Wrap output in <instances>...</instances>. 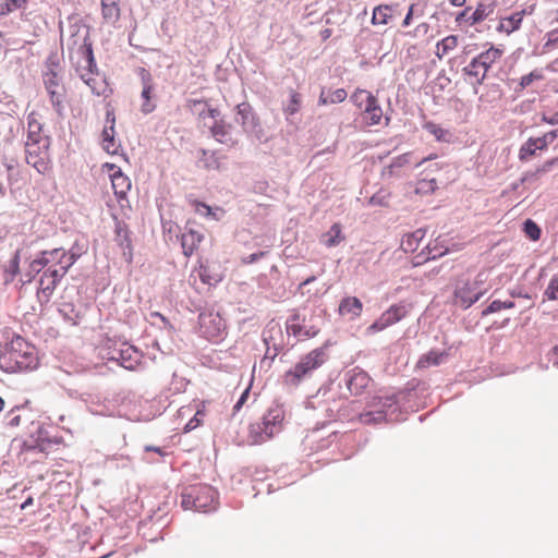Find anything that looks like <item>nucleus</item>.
Masks as SVG:
<instances>
[{
    "label": "nucleus",
    "instance_id": "obj_1",
    "mask_svg": "<svg viewBox=\"0 0 558 558\" xmlns=\"http://www.w3.org/2000/svg\"><path fill=\"white\" fill-rule=\"evenodd\" d=\"M38 363L36 348L20 336L14 337L0 353V368L7 373L33 371Z\"/></svg>",
    "mask_w": 558,
    "mask_h": 558
},
{
    "label": "nucleus",
    "instance_id": "obj_2",
    "mask_svg": "<svg viewBox=\"0 0 558 558\" xmlns=\"http://www.w3.org/2000/svg\"><path fill=\"white\" fill-rule=\"evenodd\" d=\"M490 290L488 272L481 271L473 279L460 278L454 284L453 304L468 310Z\"/></svg>",
    "mask_w": 558,
    "mask_h": 558
},
{
    "label": "nucleus",
    "instance_id": "obj_3",
    "mask_svg": "<svg viewBox=\"0 0 558 558\" xmlns=\"http://www.w3.org/2000/svg\"><path fill=\"white\" fill-rule=\"evenodd\" d=\"M327 360L324 348H317L304 355L293 368L286 372L283 381L290 387H296L300 383L310 377L312 373L320 367Z\"/></svg>",
    "mask_w": 558,
    "mask_h": 558
},
{
    "label": "nucleus",
    "instance_id": "obj_4",
    "mask_svg": "<svg viewBox=\"0 0 558 558\" xmlns=\"http://www.w3.org/2000/svg\"><path fill=\"white\" fill-rule=\"evenodd\" d=\"M216 490L208 485H194L182 492L181 505L185 510L209 512L216 509Z\"/></svg>",
    "mask_w": 558,
    "mask_h": 558
},
{
    "label": "nucleus",
    "instance_id": "obj_5",
    "mask_svg": "<svg viewBox=\"0 0 558 558\" xmlns=\"http://www.w3.org/2000/svg\"><path fill=\"white\" fill-rule=\"evenodd\" d=\"M283 410L280 407L270 408L263 416L260 423L250 426L253 444H262L279 434L282 428Z\"/></svg>",
    "mask_w": 558,
    "mask_h": 558
},
{
    "label": "nucleus",
    "instance_id": "obj_6",
    "mask_svg": "<svg viewBox=\"0 0 558 558\" xmlns=\"http://www.w3.org/2000/svg\"><path fill=\"white\" fill-rule=\"evenodd\" d=\"M45 88L50 97V101L60 114L63 108L64 86L62 84V74L56 57H49L46 61V70L43 73Z\"/></svg>",
    "mask_w": 558,
    "mask_h": 558
},
{
    "label": "nucleus",
    "instance_id": "obj_7",
    "mask_svg": "<svg viewBox=\"0 0 558 558\" xmlns=\"http://www.w3.org/2000/svg\"><path fill=\"white\" fill-rule=\"evenodd\" d=\"M501 54L502 51L500 49L490 47L474 57L462 71L465 76L471 78V84L481 85L486 78L488 70L501 58Z\"/></svg>",
    "mask_w": 558,
    "mask_h": 558
},
{
    "label": "nucleus",
    "instance_id": "obj_8",
    "mask_svg": "<svg viewBox=\"0 0 558 558\" xmlns=\"http://www.w3.org/2000/svg\"><path fill=\"white\" fill-rule=\"evenodd\" d=\"M70 59L83 82L88 85L94 93L100 95V90H98L96 86L97 80L93 77L94 75H98L93 47L78 50L77 52H71Z\"/></svg>",
    "mask_w": 558,
    "mask_h": 558
},
{
    "label": "nucleus",
    "instance_id": "obj_9",
    "mask_svg": "<svg viewBox=\"0 0 558 558\" xmlns=\"http://www.w3.org/2000/svg\"><path fill=\"white\" fill-rule=\"evenodd\" d=\"M235 120L242 125L244 133L260 143L266 142L267 135L260 125L259 119L254 113L252 106L247 102H242L235 107Z\"/></svg>",
    "mask_w": 558,
    "mask_h": 558
},
{
    "label": "nucleus",
    "instance_id": "obj_10",
    "mask_svg": "<svg viewBox=\"0 0 558 558\" xmlns=\"http://www.w3.org/2000/svg\"><path fill=\"white\" fill-rule=\"evenodd\" d=\"M49 146L50 140H26L25 142L26 162L39 173H45L49 169Z\"/></svg>",
    "mask_w": 558,
    "mask_h": 558
},
{
    "label": "nucleus",
    "instance_id": "obj_11",
    "mask_svg": "<svg viewBox=\"0 0 558 558\" xmlns=\"http://www.w3.org/2000/svg\"><path fill=\"white\" fill-rule=\"evenodd\" d=\"M198 325L201 333L209 340L219 338L225 330L223 319L213 308H205L199 313Z\"/></svg>",
    "mask_w": 558,
    "mask_h": 558
},
{
    "label": "nucleus",
    "instance_id": "obj_12",
    "mask_svg": "<svg viewBox=\"0 0 558 558\" xmlns=\"http://www.w3.org/2000/svg\"><path fill=\"white\" fill-rule=\"evenodd\" d=\"M47 268H57V271L66 275L69 269L74 265V255L68 254L63 247H57L49 251L40 252Z\"/></svg>",
    "mask_w": 558,
    "mask_h": 558
},
{
    "label": "nucleus",
    "instance_id": "obj_13",
    "mask_svg": "<svg viewBox=\"0 0 558 558\" xmlns=\"http://www.w3.org/2000/svg\"><path fill=\"white\" fill-rule=\"evenodd\" d=\"M66 47L71 52H77L78 50L92 48L89 40V28L81 23H73L69 26V37L65 41Z\"/></svg>",
    "mask_w": 558,
    "mask_h": 558
},
{
    "label": "nucleus",
    "instance_id": "obj_14",
    "mask_svg": "<svg viewBox=\"0 0 558 558\" xmlns=\"http://www.w3.org/2000/svg\"><path fill=\"white\" fill-rule=\"evenodd\" d=\"M65 275L57 271V268H47L39 280L38 294H41L48 302L57 286Z\"/></svg>",
    "mask_w": 558,
    "mask_h": 558
},
{
    "label": "nucleus",
    "instance_id": "obj_15",
    "mask_svg": "<svg viewBox=\"0 0 558 558\" xmlns=\"http://www.w3.org/2000/svg\"><path fill=\"white\" fill-rule=\"evenodd\" d=\"M405 315L403 306H391L388 311L374 322L369 327V331H381L388 326L398 323Z\"/></svg>",
    "mask_w": 558,
    "mask_h": 558
},
{
    "label": "nucleus",
    "instance_id": "obj_16",
    "mask_svg": "<svg viewBox=\"0 0 558 558\" xmlns=\"http://www.w3.org/2000/svg\"><path fill=\"white\" fill-rule=\"evenodd\" d=\"M211 136L219 143L227 146H234L236 141L231 136L232 125L222 119H214L213 124L209 126Z\"/></svg>",
    "mask_w": 558,
    "mask_h": 558
},
{
    "label": "nucleus",
    "instance_id": "obj_17",
    "mask_svg": "<svg viewBox=\"0 0 558 558\" xmlns=\"http://www.w3.org/2000/svg\"><path fill=\"white\" fill-rule=\"evenodd\" d=\"M106 121L107 123H110L109 126H105L102 131V147L109 154H116L118 151V148L120 147L119 144L116 143L114 140V122L116 118L113 112L108 111L106 114Z\"/></svg>",
    "mask_w": 558,
    "mask_h": 558
},
{
    "label": "nucleus",
    "instance_id": "obj_18",
    "mask_svg": "<svg viewBox=\"0 0 558 558\" xmlns=\"http://www.w3.org/2000/svg\"><path fill=\"white\" fill-rule=\"evenodd\" d=\"M204 233L193 228L186 229L181 235V245L185 256H191L203 241Z\"/></svg>",
    "mask_w": 558,
    "mask_h": 558
},
{
    "label": "nucleus",
    "instance_id": "obj_19",
    "mask_svg": "<svg viewBox=\"0 0 558 558\" xmlns=\"http://www.w3.org/2000/svg\"><path fill=\"white\" fill-rule=\"evenodd\" d=\"M117 355L112 356V360L120 363L125 369H134L140 363L141 354L134 347H126L116 352Z\"/></svg>",
    "mask_w": 558,
    "mask_h": 558
},
{
    "label": "nucleus",
    "instance_id": "obj_20",
    "mask_svg": "<svg viewBox=\"0 0 558 558\" xmlns=\"http://www.w3.org/2000/svg\"><path fill=\"white\" fill-rule=\"evenodd\" d=\"M281 335V327L278 323L271 322L267 328L265 329L263 336H264V342L267 345V352L266 357H270L274 360L281 348L280 344H277L275 342V335Z\"/></svg>",
    "mask_w": 558,
    "mask_h": 558
},
{
    "label": "nucleus",
    "instance_id": "obj_21",
    "mask_svg": "<svg viewBox=\"0 0 558 558\" xmlns=\"http://www.w3.org/2000/svg\"><path fill=\"white\" fill-rule=\"evenodd\" d=\"M111 179L112 189L116 196L119 199L126 197L128 192L131 189V180L125 175L121 169H116V172L109 174Z\"/></svg>",
    "mask_w": 558,
    "mask_h": 558
},
{
    "label": "nucleus",
    "instance_id": "obj_22",
    "mask_svg": "<svg viewBox=\"0 0 558 558\" xmlns=\"http://www.w3.org/2000/svg\"><path fill=\"white\" fill-rule=\"evenodd\" d=\"M319 319L320 318L314 315V313H301L300 325L303 330L304 339H311L318 335L320 330L318 325Z\"/></svg>",
    "mask_w": 558,
    "mask_h": 558
},
{
    "label": "nucleus",
    "instance_id": "obj_23",
    "mask_svg": "<svg viewBox=\"0 0 558 558\" xmlns=\"http://www.w3.org/2000/svg\"><path fill=\"white\" fill-rule=\"evenodd\" d=\"M362 302L355 296H347L339 304V314L342 316L350 315L351 318L359 317L362 313Z\"/></svg>",
    "mask_w": 558,
    "mask_h": 558
},
{
    "label": "nucleus",
    "instance_id": "obj_24",
    "mask_svg": "<svg viewBox=\"0 0 558 558\" xmlns=\"http://www.w3.org/2000/svg\"><path fill=\"white\" fill-rule=\"evenodd\" d=\"M496 5L493 1L480 2L474 12L468 16L470 25H475L487 17H490L495 12Z\"/></svg>",
    "mask_w": 558,
    "mask_h": 558
},
{
    "label": "nucleus",
    "instance_id": "obj_25",
    "mask_svg": "<svg viewBox=\"0 0 558 558\" xmlns=\"http://www.w3.org/2000/svg\"><path fill=\"white\" fill-rule=\"evenodd\" d=\"M362 109L364 110L365 119L369 125H376L380 122L383 110L375 96L372 95L368 97V101Z\"/></svg>",
    "mask_w": 558,
    "mask_h": 558
},
{
    "label": "nucleus",
    "instance_id": "obj_26",
    "mask_svg": "<svg viewBox=\"0 0 558 558\" xmlns=\"http://www.w3.org/2000/svg\"><path fill=\"white\" fill-rule=\"evenodd\" d=\"M426 235V230L420 228L412 233L405 234L401 241V248L404 252H414Z\"/></svg>",
    "mask_w": 558,
    "mask_h": 558
},
{
    "label": "nucleus",
    "instance_id": "obj_27",
    "mask_svg": "<svg viewBox=\"0 0 558 558\" xmlns=\"http://www.w3.org/2000/svg\"><path fill=\"white\" fill-rule=\"evenodd\" d=\"M448 248L442 250V245H439L438 242L434 245L430 243L426 245V247L415 257L417 260L415 265H420L424 262L436 259L437 257L444 256L446 253H448Z\"/></svg>",
    "mask_w": 558,
    "mask_h": 558
},
{
    "label": "nucleus",
    "instance_id": "obj_28",
    "mask_svg": "<svg viewBox=\"0 0 558 558\" xmlns=\"http://www.w3.org/2000/svg\"><path fill=\"white\" fill-rule=\"evenodd\" d=\"M43 124L35 112L27 117V140H50L48 135L41 133Z\"/></svg>",
    "mask_w": 558,
    "mask_h": 558
},
{
    "label": "nucleus",
    "instance_id": "obj_29",
    "mask_svg": "<svg viewBox=\"0 0 558 558\" xmlns=\"http://www.w3.org/2000/svg\"><path fill=\"white\" fill-rule=\"evenodd\" d=\"M101 14L107 23H116L120 17L119 0H101Z\"/></svg>",
    "mask_w": 558,
    "mask_h": 558
},
{
    "label": "nucleus",
    "instance_id": "obj_30",
    "mask_svg": "<svg viewBox=\"0 0 558 558\" xmlns=\"http://www.w3.org/2000/svg\"><path fill=\"white\" fill-rule=\"evenodd\" d=\"M525 11L522 10L501 19L499 29L506 32L507 34H511L512 32L519 29Z\"/></svg>",
    "mask_w": 558,
    "mask_h": 558
},
{
    "label": "nucleus",
    "instance_id": "obj_31",
    "mask_svg": "<svg viewBox=\"0 0 558 558\" xmlns=\"http://www.w3.org/2000/svg\"><path fill=\"white\" fill-rule=\"evenodd\" d=\"M448 355L444 351H430L418 360L417 367L426 368L429 366H437L444 363Z\"/></svg>",
    "mask_w": 558,
    "mask_h": 558
},
{
    "label": "nucleus",
    "instance_id": "obj_32",
    "mask_svg": "<svg viewBox=\"0 0 558 558\" xmlns=\"http://www.w3.org/2000/svg\"><path fill=\"white\" fill-rule=\"evenodd\" d=\"M348 94L344 88H338L333 92H326L322 89L318 104L319 105H328V104H340L347 98Z\"/></svg>",
    "mask_w": 558,
    "mask_h": 558
},
{
    "label": "nucleus",
    "instance_id": "obj_33",
    "mask_svg": "<svg viewBox=\"0 0 558 558\" xmlns=\"http://www.w3.org/2000/svg\"><path fill=\"white\" fill-rule=\"evenodd\" d=\"M344 240L342 235L341 227L338 223L331 226V228L323 234L322 242L327 247H333L340 244Z\"/></svg>",
    "mask_w": 558,
    "mask_h": 558
},
{
    "label": "nucleus",
    "instance_id": "obj_34",
    "mask_svg": "<svg viewBox=\"0 0 558 558\" xmlns=\"http://www.w3.org/2000/svg\"><path fill=\"white\" fill-rule=\"evenodd\" d=\"M22 251L16 250L8 265L4 267V281L9 283L13 281L14 277L20 272V260Z\"/></svg>",
    "mask_w": 558,
    "mask_h": 558
},
{
    "label": "nucleus",
    "instance_id": "obj_35",
    "mask_svg": "<svg viewBox=\"0 0 558 558\" xmlns=\"http://www.w3.org/2000/svg\"><path fill=\"white\" fill-rule=\"evenodd\" d=\"M143 90H142V98L145 100L142 105V111L144 113H150L155 109V105L149 101L150 99V93H151V84H150V75L146 74L143 75Z\"/></svg>",
    "mask_w": 558,
    "mask_h": 558
},
{
    "label": "nucleus",
    "instance_id": "obj_36",
    "mask_svg": "<svg viewBox=\"0 0 558 558\" xmlns=\"http://www.w3.org/2000/svg\"><path fill=\"white\" fill-rule=\"evenodd\" d=\"M195 211L199 216L211 218L213 220H220L223 215L222 209H220V208L214 209L210 206H208L202 202H195Z\"/></svg>",
    "mask_w": 558,
    "mask_h": 558
},
{
    "label": "nucleus",
    "instance_id": "obj_37",
    "mask_svg": "<svg viewBox=\"0 0 558 558\" xmlns=\"http://www.w3.org/2000/svg\"><path fill=\"white\" fill-rule=\"evenodd\" d=\"M301 312L293 313L287 322V332L295 338L304 339L303 330L300 325Z\"/></svg>",
    "mask_w": 558,
    "mask_h": 558
},
{
    "label": "nucleus",
    "instance_id": "obj_38",
    "mask_svg": "<svg viewBox=\"0 0 558 558\" xmlns=\"http://www.w3.org/2000/svg\"><path fill=\"white\" fill-rule=\"evenodd\" d=\"M301 105H302V96L299 93L291 89L290 98L283 105V111L288 117L293 116L300 110Z\"/></svg>",
    "mask_w": 558,
    "mask_h": 558
},
{
    "label": "nucleus",
    "instance_id": "obj_39",
    "mask_svg": "<svg viewBox=\"0 0 558 558\" xmlns=\"http://www.w3.org/2000/svg\"><path fill=\"white\" fill-rule=\"evenodd\" d=\"M194 111L203 119L211 118L217 119L220 117V112L217 109L210 108L206 102L201 100L194 101Z\"/></svg>",
    "mask_w": 558,
    "mask_h": 558
},
{
    "label": "nucleus",
    "instance_id": "obj_40",
    "mask_svg": "<svg viewBox=\"0 0 558 558\" xmlns=\"http://www.w3.org/2000/svg\"><path fill=\"white\" fill-rule=\"evenodd\" d=\"M411 159L412 153H405L400 156H397L396 158L392 159L391 163L384 169L383 174L392 175L395 169L404 167L405 165L411 162Z\"/></svg>",
    "mask_w": 558,
    "mask_h": 558
},
{
    "label": "nucleus",
    "instance_id": "obj_41",
    "mask_svg": "<svg viewBox=\"0 0 558 558\" xmlns=\"http://www.w3.org/2000/svg\"><path fill=\"white\" fill-rule=\"evenodd\" d=\"M201 153L202 157L199 158V161L204 162L205 168L215 170L220 168V157L215 151L202 149Z\"/></svg>",
    "mask_w": 558,
    "mask_h": 558
},
{
    "label": "nucleus",
    "instance_id": "obj_42",
    "mask_svg": "<svg viewBox=\"0 0 558 558\" xmlns=\"http://www.w3.org/2000/svg\"><path fill=\"white\" fill-rule=\"evenodd\" d=\"M59 313L72 325H76L81 318L80 313L75 310L72 303H63L59 308Z\"/></svg>",
    "mask_w": 558,
    "mask_h": 558
},
{
    "label": "nucleus",
    "instance_id": "obj_43",
    "mask_svg": "<svg viewBox=\"0 0 558 558\" xmlns=\"http://www.w3.org/2000/svg\"><path fill=\"white\" fill-rule=\"evenodd\" d=\"M391 17V8L388 5H379L374 9L372 22L373 24L385 25Z\"/></svg>",
    "mask_w": 558,
    "mask_h": 558
},
{
    "label": "nucleus",
    "instance_id": "obj_44",
    "mask_svg": "<svg viewBox=\"0 0 558 558\" xmlns=\"http://www.w3.org/2000/svg\"><path fill=\"white\" fill-rule=\"evenodd\" d=\"M517 307L515 301H499L495 300L493 301L482 313L483 316H487L492 313L499 312L504 308H513Z\"/></svg>",
    "mask_w": 558,
    "mask_h": 558
},
{
    "label": "nucleus",
    "instance_id": "obj_45",
    "mask_svg": "<svg viewBox=\"0 0 558 558\" xmlns=\"http://www.w3.org/2000/svg\"><path fill=\"white\" fill-rule=\"evenodd\" d=\"M539 80H543L542 72L538 70H534V71L530 72L529 74L523 75L520 78L519 85H518V87H515L514 90L517 93L522 92L524 88L530 86L534 81H539Z\"/></svg>",
    "mask_w": 558,
    "mask_h": 558
},
{
    "label": "nucleus",
    "instance_id": "obj_46",
    "mask_svg": "<svg viewBox=\"0 0 558 558\" xmlns=\"http://www.w3.org/2000/svg\"><path fill=\"white\" fill-rule=\"evenodd\" d=\"M458 46V37L454 35L447 36L444 38L440 43L437 44L438 51H441V53H438L439 57L447 54L449 51L456 49Z\"/></svg>",
    "mask_w": 558,
    "mask_h": 558
},
{
    "label": "nucleus",
    "instance_id": "obj_47",
    "mask_svg": "<svg viewBox=\"0 0 558 558\" xmlns=\"http://www.w3.org/2000/svg\"><path fill=\"white\" fill-rule=\"evenodd\" d=\"M368 377L364 373L355 374L351 377V379L348 383L349 389L354 392L359 393V389L363 388L367 385Z\"/></svg>",
    "mask_w": 558,
    "mask_h": 558
},
{
    "label": "nucleus",
    "instance_id": "obj_48",
    "mask_svg": "<svg viewBox=\"0 0 558 558\" xmlns=\"http://www.w3.org/2000/svg\"><path fill=\"white\" fill-rule=\"evenodd\" d=\"M390 197V192L386 189H380L371 198L369 204L373 206H386Z\"/></svg>",
    "mask_w": 558,
    "mask_h": 558
},
{
    "label": "nucleus",
    "instance_id": "obj_49",
    "mask_svg": "<svg viewBox=\"0 0 558 558\" xmlns=\"http://www.w3.org/2000/svg\"><path fill=\"white\" fill-rule=\"evenodd\" d=\"M523 230L525 234L533 241H536L541 236V228L531 219H526L523 223Z\"/></svg>",
    "mask_w": 558,
    "mask_h": 558
},
{
    "label": "nucleus",
    "instance_id": "obj_50",
    "mask_svg": "<svg viewBox=\"0 0 558 558\" xmlns=\"http://www.w3.org/2000/svg\"><path fill=\"white\" fill-rule=\"evenodd\" d=\"M535 142L532 141V137L529 138L520 148L519 158L520 160H527L531 156L535 155L536 151Z\"/></svg>",
    "mask_w": 558,
    "mask_h": 558
},
{
    "label": "nucleus",
    "instance_id": "obj_51",
    "mask_svg": "<svg viewBox=\"0 0 558 558\" xmlns=\"http://www.w3.org/2000/svg\"><path fill=\"white\" fill-rule=\"evenodd\" d=\"M27 0H5L4 3L0 4V14H8L16 9L22 8L26 4Z\"/></svg>",
    "mask_w": 558,
    "mask_h": 558
},
{
    "label": "nucleus",
    "instance_id": "obj_52",
    "mask_svg": "<svg viewBox=\"0 0 558 558\" xmlns=\"http://www.w3.org/2000/svg\"><path fill=\"white\" fill-rule=\"evenodd\" d=\"M371 96V93L363 89H357L352 94L351 100L354 102L356 107L362 109L366 105V102L368 101V97Z\"/></svg>",
    "mask_w": 558,
    "mask_h": 558
},
{
    "label": "nucleus",
    "instance_id": "obj_53",
    "mask_svg": "<svg viewBox=\"0 0 558 558\" xmlns=\"http://www.w3.org/2000/svg\"><path fill=\"white\" fill-rule=\"evenodd\" d=\"M361 420L365 424L378 423L385 420V413L383 410L367 412L361 415Z\"/></svg>",
    "mask_w": 558,
    "mask_h": 558
},
{
    "label": "nucleus",
    "instance_id": "obj_54",
    "mask_svg": "<svg viewBox=\"0 0 558 558\" xmlns=\"http://www.w3.org/2000/svg\"><path fill=\"white\" fill-rule=\"evenodd\" d=\"M544 294L548 300H558V275L550 279Z\"/></svg>",
    "mask_w": 558,
    "mask_h": 558
},
{
    "label": "nucleus",
    "instance_id": "obj_55",
    "mask_svg": "<svg viewBox=\"0 0 558 558\" xmlns=\"http://www.w3.org/2000/svg\"><path fill=\"white\" fill-rule=\"evenodd\" d=\"M393 404H396V397L395 396H388V397H376L372 401V407L374 408H390Z\"/></svg>",
    "mask_w": 558,
    "mask_h": 558
},
{
    "label": "nucleus",
    "instance_id": "obj_56",
    "mask_svg": "<svg viewBox=\"0 0 558 558\" xmlns=\"http://www.w3.org/2000/svg\"><path fill=\"white\" fill-rule=\"evenodd\" d=\"M45 267L47 266L45 265V262L39 254L29 263L28 270L31 271V275L37 276Z\"/></svg>",
    "mask_w": 558,
    "mask_h": 558
},
{
    "label": "nucleus",
    "instance_id": "obj_57",
    "mask_svg": "<svg viewBox=\"0 0 558 558\" xmlns=\"http://www.w3.org/2000/svg\"><path fill=\"white\" fill-rule=\"evenodd\" d=\"M553 163H554L553 160L547 161L541 168H538L535 172L525 173L524 177L522 178V182H525V181L531 180L532 178H535L538 173L547 172L551 168Z\"/></svg>",
    "mask_w": 558,
    "mask_h": 558
},
{
    "label": "nucleus",
    "instance_id": "obj_58",
    "mask_svg": "<svg viewBox=\"0 0 558 558\" xmlns=\"http://www.w3.org/2000/svg\"><path fill=\"white\" fill-rule=\"evenodd\" d=\"M116 232H117V238H118L119 244L121 246H123L125 244V246L129 248L130 247V240L128 238L126 231L122 228L120 222L117 223Z\"/></svg>",
    "mask_w": 558,
    "mask_h": 558
},
{
    "label": "nucleus",
    "instance_id": "obj_59",
    "mask_svg": "<svg viewBox=\"0 0 558 558\" xmlns=\"http://www.w3.org/2000/svg\"><path fill=\"white\" fill-rule=\"evenodd\" d=\"M116 232H117V238H118L119 244L121 246H123L125 244V246L129 248L130 247V240L128 238L126 231L122 228L120 222L117 223Z\"/></svg>",
    "mask_w": 558,
    "mask_h": 558
},
{
    "label": "nucleus",
    "instance_id": "obj_60",
    "mask_svg": "<svg viewBox=\"0 0 558 558\" xmlns=\"http://www.w3.org/2000/svg\"><path fill=\"white\" fill-rule=\"evenodd\" d=\"M425 128L430 134L435 135L437 140L442 138L445 131L437 124L427 123Z\"/></svg>",
    "mask_w": 558,
    "mask_h": 558
},
{
    "label": "nucleus",
    "instance_id": "obj_61",
    "mask_svg": "<svg viewBox=\"0 0 558 558\" xmlns=\"http://www.w3.org/2000/svg\"><path fill=\"white\" fill-rule=\"evenodd\" d=\"M248 395H250V388H246V389L242 392V395H241V397L239 398V400L236 401V403L234 404V407H233V411H234V412L239 411V410L243 407V404L246 402V400H247V398H248Z\"/></svg>",
    "mask_w": 558,
    "mask_h": 558
},
{
    "label": "nucleus",
    "instance_id": "obj_62",
    "mask_svg": "<svg viewBox=\"0 0 558 558\" xmlns=\"http://www.w3.org/2000/svg\"><path fill=\"white\" fill-rule=\"evenodd\" d=\"M542 121H544L545 123L550 124V125L558 124V112H553L549 114L544 113L542 116Z\"/></svg>",
    "mask_w": 558,
    "mask_h": 558
},
{
    "label": "nucleus",
    "instance_id": "obj_63",
    "mask_svg": "<svg viewBox=\"0 0 558 558\" xmlns=\"http://www.w3.org/2000/svg\"><path fill=\"white\" fill-rule=\"evenodd\" d=\"M532 141L535 142L536 149H539V150H543L548 145H550V143L547 142V137H546L545 134L543 136H541V137H536V138L532 137Z\"/></svg>",
    "mask_w": 558,
    "mask_h": 558
},
{
    "label": "nucleus",
    "instance_id": "obj_64",
    "mask_svg": "<svg viewBox=\"0 0 558 558\" xmlns=\"http://www.w3.org/2000/svg\"><path fill=\"white\" fill-rule=\"evenodd\" d=\"M265 255V252H258V253H253V254H250L248 256H246L244 258V263L245 264H253V263H256L260 257H263Z\"/></svg>",
    "mask_w": 558,
    "mask_h": 558
}]
</instances>
